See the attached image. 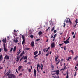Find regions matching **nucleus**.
Returning a JSON list of instances; mask_svg holds the SVG:
<instances>
[{
  "mask_svg": "<svg viewBox=\"0 0 78 78\" xmlns=\"http://www.w3.org/2000/svg\"><path fill=\"white\" fill-rule=\"evenodd\" d=\"M24 62H27V60H26L24 61Z\"/></svg>",
  "mask_w": 78,
  "mask_h": 78,
  "instance_id": "obj_62",
  "label": "nucleus"
},
{
  "mask_svg": "<svg viewBox=\"0 0 78 78\" xmlns=\"http://www.w3.org/2000/svg\"><path fill=\"white\" fill-rule=\"evenodd\" d=\"M31 45L32 47H34V42L33 41L31 42Z\"/></svg>",
  "mask_w": 78,
  "mask_h": 78,
  "instance_id": "obj_12",
  "label": "nucleus"
},
{
  "mask_svg": "<svg viewBox=\"0 0 78 78\" xmlns=\"http://www.w3.org/2000/svg\"><path fill=\"white\" fill-rule=\"evenodd\" d=\"M2 55H1L0 56V59H2Z\"/></svg>",
  "mask_w": 78,
  "mask_h": 78,
  "instance_id": "obj_39",
  "label": "nucleus"
},
{
  "mask_svg": "<svg viewBox=\"0 0 78 78\" xmlns=\"http://www.w3.org/2000/svg\"><path fill=\"white\" fill-rule=\"evenodd\" d=\"M38 53V51H36L35 52H34V55H37Z\"/></svg>",
  "mask_w": 78,
  "mask_h": 78,
  "instance_id": "obj_17",
  "label": "nucleus"
},
{
  "mask_svg": "<svg viewBox=\"0 0 78 78\" xmlns=\"http://www.w3.org/2000/svg\"><path fill=\"white\" fill-rule=\"evenodd\" d=\"M24 58V56H23L20 59V61H21L22 60V59H23V58Z\"/></svg>",
  "mask_w": 78,
  "mask_h": 78,
  "instance_id": "obj_30",
  "label": "nucleus"
},
{
  "mask_svg": "<svg viewBox=\"0 0 78 78\" xmlns=\"http://www.w3.org/2000/svg\"><path fill=\"white\" fill-rule=\"evenodd\" d=\"M42 53V52H41V51H39V53L37 55L35 56L34 57V58L35 59H37V58H36V57H37V56H39V55H40H40H41V54Z\"/></svg>",
  "mask_w": 78,
  "mask_h": 78,
  "instance_id": "obj_1",
  "label": "nucleus"
},
{
  "mask_svg": "<svg viewBox=\"0 0 78 78\" xmlns=\"http://www.w3.org/2000/svg\"><path fill=\"white\" fill-rule=\"evenodd\" d=\"M25 50H30V48H25Z\"/></svg>",
  "mask_w": 78,
  "mask_h": 78,
  "instance_id": "obj_33",
  "label": "nucleus"
},
{
  "mask_svg": "<svg viewBox=\"0 0 78 78\" xmlns=\"http://www.w3.org/2000/svg\"><path fill=\"white\" fill-rule=\"evenodd\" d=\"M50 47H48V48L47 50H46V52H47V51H48V50H50Z\"/></svg>",
  "mask_w": 78,
  "mask_h": 78,
  "instance_id": "obj_27",
  "label": "nucleus"
},
{
  "mask_svg": "<svg viewBox=\"0 0 78 78\" xmlns=\"http://www.w3.org/2000/svg\"><path fill=\"white\" fill-rule=\"evenodd\" d=\"M78 55L76 56V57H74V60L75 61H76L78 59Z\"/></svg>",
  "mask_w": 78,
  "mask_h": 78,
  "instance_id": "obj_13",
  "label": "nucleus"
},
{
  "mask_svg": "<svg viewBox=\"0 0 78 78\" xmlns=\"http://www.w3.org/2000/svg\"><path fill=\"white\" fill-rule=\"evenodd\" d=\"M16 46H14V48H13V52H15L16 51Z\"/></svg>",
  "mask_w": 78,
  "mask_h": 78,
  "instance_id": "obj_18",
  "label": "nucleus"
},
{
  "mask_svg": "<svg viewBox=\"0 0 78 78\" xmlns=\"http://www.w3.org/2000/svg\"><path fill=\"white\" fill-rule=\"evenodd\" d=\"M22 73H21L19 74L20 76H22Z\"/></svg>",
  "mask_w": 78,
  "mask_h": 78,
  "instance_id": "obj_54",
  "label": "nucleus"
},
{
  "mask_svg": "<svg viewBox=\"0 0 78 78\" xmlns=\"http://www.w3.org/2000/svg\"><path fill=\"white\" fill-rule=\"evenodd\" d=\"M51 68H52L53 69H54V66H53V65L51 66Z\"/></svg>",
  "mask_w": 78,
  "mask_h": 78,
  "instance_id": "obj_41",
  "label": "nucleus"
},
{
  "mask_svg": "<svg viewBox=\"0 0 78 78\" xmlns=\"http://www.w3.org/2000/svg\"><path fill=\"white\" fill-rule=\"evenodd\" d=\"M66 23H69V21L68 20L66 21Z\"/></svg>",
  "mask_w": 78,
  "mask_h": 78,
  "instance_id": "obj_53",
  "label": "nucleus"
},
{
  "mask_svg": "<svg viewBox=\"0 0 78 78\" xmlns=\"http://www.w3.org/2000/svg\"><path fill=\"white\" fill-rule=\"evenodd\" d=\"M22 67V66H20L18 67V71H20V69H21V68Z\"/></svg>",
  "mask_w": 78,
  "mask_h": 78,
  "instance_id": "obj_8",
  "label": "nucleus"
},
{
  "mask_svg": "<svg viewBox=\"0 0 78 78\" xmlns=\"http://www.w3.org/2000/svg\"><path fill=\"white\" fill-rule=\"evenodd\" d=\"M5 59H6V58H5V57H4V61H5L6 60Z\"/></svg>",
  "mask_w": 78,
  "mask_h": 78,
  "instance_id": "obj_63",
  "label": "nucleus"
},
{
  "mask_svg": "<svg viewBox=\"0 0 78 78\" xmlns=\"http://www.w3.org/2000/svg\"><path fill=\"white\" fill-rule=\"evenodd\" d=\"M36 41H40V39H37L36 40Z\"/></svg>",
  "mask_w": 78,
  "mask_h": 78,
  "instance_id": "obj_50",
  "label": "nucleus"
},
{
  "mask_svg": "<svg viewBox=\"0 0 78 78\" xmlns=\"http://www.w3.org/2000/svg\"><path fill=\"white\" fill-rule=\"evenodd\" d=\"M77 21H78V20L76 19V20H75V22H76V23H78V22H77Z\"/></svg>",
  "mask_w": 78,
  "mask_h": 78,
  "instance_id": "obj_43",
  "label": "nucleus"
},
{
  "mask_svg": "<svg viewBox=\"0 0 78 78\" xmlns=\"http://www.w3.org/2000/svg\"><path fill=\"white\" fill-rule=\"evenodd\" d=\"M11 73V71H8L7 73V75L8 76H10V74H9V73Z\"/></svg>",
  "mask_w": 78,
  "mask_h": 78,
  "instance_id": "obj_15",
  "label": "nucleus"
},
{
  "mask_svg": "<svg viewBox=\"0 0 78 78\" xmlns=\"http://www.w3.org/2000/svg\"><path fill=\"white\" fill-rule=\"evenodd\" d=\"M63 24H64L63 27H65V26H66V24L65 23H64Z\"/></svg>",
  "mask_w": 78,
  "mask_h": 78,
  "instance_id": "obj_55",
  "label": "nucleus"
},
{
  "mask_svg": "<svg viewBox=\"0 0 78 78\" xmlns=\"http://www.w3.org/2000/svg\"><path fill=\"white\" fill-rule=\"evenodd\" d=\"M63 43H62V44H59V45L61 46V45H63Z\"/></svg>",
  "mask_w": 78,
  "mask_h": 78,
  "instance_id": "obj_59",
  "label": "nucleus"
},
{
  "mask_svg": "<svg viewBox=\"0 0 78 78\" xmlns=\"http://www.w3.org/2000/svg\"><path fill=\"white\" fill-rule=\"evenodd\" d=\"M19 58H20V57H19V56H17V60H16V61H17V62H18V61H19Z\"/></svg>",
  "mask_w": 78,
  "mask_h": 78,
  "instance_id": "obj_23",
  "label": "nucleus"
},
{
  "mask_svg": "<svg viewBox=\"0 0 78 78\" xmlns=\"http://www.w3.org/2000/svg\"><path fill=\"white\" fill-rule=\"evenodd\" d=\"M22 37L23 40H25V36L24 35H22Z\"/></svg>",
  "mask_w": 78,
  "mask_h": 78,
  "instance_id": "obj_21",
  "label": "nucleus"
},
{
  "mask_svg": "<svg viewBox=\"0 0 78 78\" xmlns=\"http://www.w3.org/2000/svg\"><path fill=\"white\" fill-rule=\"evenodd\" d=\"M59 62H57V63H56V65H58V64H59Z\"/></svg>",
  "mask_w": 78,
  "mask_h": 78,
  "instance_id": "obj_58",
  "label": "nucleus"
},
{
  "mask_svg": "<svg viewBox=\"0 0 78 78\" xmlns=\"http://www.w3.org/2000/svg\"><path fill=\"white\" fill-rule=\"evenodd\" d=\"M1 51H2V48L0 49V52H1Z\"/></svg>",
  "mask_w": 78,
  "mask_h": 78,
  "instance_id": "obj_64",
  "label": "nucleus"
},
{
  "mask_svg": "<svg viewBox=\"0 0 78 78\" xmlns=\"http://www.w3.org/2000/svg\"><path fill=\"white\" fill-rule=\"evenodd\" d=\"M4 48H6V44H3Z\"/></svg>",
  "mask_w": 78,
  "mask_h": 78,
  "instance_id": "obj_37",
  "label": "nucleus"
},
{
  "mask_svg": "<svg viewBox=\"0 0 78 78\" xmlns=\"http://www.w3.org/2000/svg\"><path fill=\"white\" fill-rule=\"evenodd\" d=\"M28 71L29 72H31V70L30 69H28Z\"/></svg>",
  "mask_w": 78,
  "mask_h": 78,
  "instance_id": "obj_38",
  "label": "nucleus"
},
{
  "mask_svg": "<svg viewBox=\"0 0 78 78\" xmlns=\"http://www.w3.org/2000/svg\"><path fill=\"white\" fill-rule=\"evenodd\" d=\"M54 27H53L52 28V29L51 30V31H53V30H54Z\"/></svg>",
  "mask_w": 78,
  "mask_h": 78,
  "instance_id": "obj_46",
  "label": "nucleus"
},
{
  "mask_svg": "<svg viewBox=\"0 0 78 78\" xmlns=\"http://www.w3.org/2000/svg\"><path fill=\"white\" fill-rule=\"evenodd\" d=\"M39 67V63H38L37 65V67Z\"/></svg>",
  "mask_w": 78,
  "mask_h": 78,
  "instance_id": "obj_56",
  "label": "nucleus"
},
{
  "mask_svg": "<svg viewBox=\"0 0 78 78\" xmlns=\"http://www.w3.org/2000/svg\"><path fill=\"white\" fill-rule=\"evenodd\" d=\"M56 32H57V31L56 30H55L54 31V33H56Z\"/></svg>",
  "mask_w": 78,
  "mask_h": 78,
  "instance_id": "obj_44",
  "label": "nucleus"
},
{
  "mask_svg": "<svg viewBox=\"0 0 78 78\" xmlns=\"http://www.w3.org/2000/svg\"><path fill=\"white\" fill-rule=\"evenodd\" d=\"M68 19L69 20V22L70 24H72V22H71V21L70 20V18H68Z\"/></svg>",
  "mask_w": 78,
  "mask_h": 78,
  "instance_id": "obj_25",
  "label": "nucleus"
},
{
  "mask_svg": "<svg viewBox=\"0 0 78 78\" xmlns=\"http://www.w3.org/2000/svg\"><path fill=\"white\" fill-rule=\"evenodd\" d=\"M13 41L15 42H16V43H17V42H18V40H17V39H14L13 40Z\"/></svg>",
  "mask_w": 78,
  "mask_h": 78,
  "instance_id": "obj_20",
  "label": "nucleus"
},
{
  "mask_svg": "<svg viewBox=\"0 0 78 78\" xmlns=\"http://www.w3.org/2000/svg\"><path fill=\"white\" fill-rule=\"evenodd\" d=\"M30 37L31 38H33V36L31 35H30Z\"/></svg>",
  "mask_w": 78,
  "mask_h": 78,
  "instance_id": "obj_49",
  "label": "nucleus"
},
{
  "mask_svg": "<svg viewBox=\"0 0 78 78\" xmlns=\"http://www.w3.org/2000/svg\"><path fill=\"white\" fill-rule=\"evenodd\" d=\"M46 50H47V48H45V49H43V51L44 52H45V51H46Z\"/></svg>",
  "mask_w": 78,
  "mask_h": 78,
  "instance_id": "obj_31",
  "label": "nucleus"
},
{
  "mask_svg": "<svg viewBox=\"0 0 78 78\" xmlns=\"http://www.w3.org/2000/svg\"><path fill=\"white\" fill-rule=\"evenodd\" d=\"M58 59V56L57 57H56V58H55V61H56V62H58V60H57V59Z\"/></svg>",
  "mask_w": 78,
  "mask_h": 78,
  "instance_id": "obj_29",
  "label": "nucleus"
},
{
  "mask_svg": "<svg viewBox=\"0 0 78 78\" xmlns=\"http://www.w3.org/2000/svg\"><path fill=\"white\" fill-rule=\"evenodd\" d=\"M27 59H28V57H27V56H25L24 57L23 60H25V59H26V60H27Z\"/></svg>",
  "mask_w": 78,
  "mask_h": 78,
  "instance_id": "obj_22",
  "label": "nucleus"
},
{
  "mask_svg": "<svg viewBox=\"0 0 78 78\" xmlns=\"http://www.w3.org/2000/svg\"><path fill=\"white\" fill-rule=\"evenodd\" d=\"M25 40H23V41L22 42V45H23V44H25Z\"/></svg>",
  "mask_w": 78,
  "mask_h": 78,
  "instance_id": "obj_14",
  "label": "nucleus"
},
{
  "mask_svg": "<svg viewBox=\"0 0 78 78\" xmlns=\"http://www.w3.org/2000/svg\"><path fill=\"white\" fill-rule=\"evenodd\" d=\"M4 50L5 51V52H6V51H8V50L6 49V48H4Z\"/></svg>",
  "mask_w": 78,
  "mask_h": 78,
  "instance_id": "obj_24",
  "label": "nucleus"
},
{
  "mask_svg": "<svg viewBox=\"0 0 78 78\" xmlns=\"http://www.w3.org/2000/svg\"><path fill=\"white\" fill-rule=\"evenodd\" d=\"M16 72H17V73H18V71H17V69H16Z\"/></svg>",
  "mask_w": 78,
  "mask_h": 78,
  "instance_id": "obj_61",
  "label": "nucleus"
},
{
  "mask_svg": "<svg viewBox=\"0 0 78 78\" xmlns=\"http://www.w3.org/2000/svg\"><path fill=\"white\" fill-rule=\"evenodd\" d=\"M66 66H64L63 69V68L62 69L60 70V71H61V70H65L66 68Z\"/></svg>",
  "mask_w": 78,
  "mask_h": 78,
  "instance_id": "obj_19",
  "label": "nucleus"
},
{
  "mask_svg": "<svg viewBox=\"0 0 78 78\" xmlns=\"http://www.w3.org/2000/svg\"><path fill=\"white\" fill-rule=\"evenodd\" d=\"M2 41L3 43H6V38H5V39H3L2 40Z\"/></svg>",
  "mask_w": 78,
  "mask_h": 78,
  "instance_id": "obj_6",
  "label": "nucleus"
},
{
  "mask_svg": "<svg viewBox=\"0 0 78 78\" xmlns=\"http://www.w3.org/2000/svg\"><path fill=\"white\" fill-rule=\"evenodd\" d=\"M73 51V50H70L69 51V52H71L73 54V55L74 54V52H73V51Z\"/></svg>",
  "mask_w": 78,
  "mask_h": 78,
  "instance_id": "obj_26",
  "label": "nucleus"
},
{
  "mask_svg": "<svg viewBox=\"0 0 78 78\" xmlns=\"http://www.w3.org/2000/svg\"><path fill=\"white\" fill-rule=\"evenodd\" d=\"M68 59H72V58H71V57H68Z\"/></svg>",
  "mask_w": 78,
  "mask_h": 78,
  "instance_id": "obj_52",
  "label": "nucleus"
},
{
  "mask_svg": "<svg viewBox=\"0 0 78 78\" xmlns=\"http://www.w3.org/2000/svg\"><path fill=\"white\" fill-rule=\"evenodd\" d=\"M23 54L22 53L21 54L20 57L22 56H23Z\"/></svg>",
  "mask_w": 78,
  "mask_h": 78,
  "instance_id": "obj_51",
  "label": "nucleus"
},
{
  "mask_svg": "<svg viewBox=\"0 0 78 78\" xmlns=\"http://www.w3.org/2000/svg\"><path fill=\"white\" fill-rule=\"evenodd\" d=\"M48 55H49V53H47V54L46 55V56H48Z\"/></svg>",
  "mask_w": 78,
  "mask_h": 78,
  "instance_id": "obj_42",
  "label": "nucleus"
},
{
  "mask_svg": "<svg viewBox=\"0 0 78 78\" xmlns=\"http://www.w3.org/2000/svg\"><path fill=\"white\" fill-rule=\"evenodd\" d=\"M76 75V72H75V73L74 74V76H75Z\"/></svg>",
  "mask_w": 78,
  "mask_h": 78,
  "instance_id": "obj_47",
  "label": "nucleus"
},
{
  "mask_svg": "<svg viewBox=\"0 0 78 78\" xmlns=\"http://www.w3.org/2000/svg\"><path fill=\"white\" fill-rule=\"evenodd\" d=\"M49 28H50V27H49L48 28L46 29V31H47L48 30V29H49Z\"/></svg>",
  "mask_w": 78,
  "mask_h": 78,
  "instance_id": "obj_40",
  "label": "nucleus"
},
{
  "mask_svg": "<svg viewBox=\"0 0 78 78\" xmlns=\"http://www.w3.org/2000/svg\"><path fill=\"white\" fill-rule=\"evenodd\" d=\"M13 50V48H12L9 51V52H11V51H12V50Z\"/></svg>",
  "mask_w": 78,
  "mask_h": 78,
  "instance_id": "obj_32",
  "label": "nucleus"
},
{
  "mask_svg": "<svg viewBox=\"0 0 78 78\" xmlns=\"http://www.w3.org/2000/svg\"><path fill=\"white\" fill-rule=\"evenodd\" d=\"M73 38H75V34L74 36H73Z\"/></svg>",
  "mask_w": 78,
  "mask_h": 78,
  "instance_id": "obj_57",
  "label": "nucleus"
},
{
  "mask_svg": "<svg viewBox=\"0 0 78 78\" xmlns=\"http://www.w3.org/2000/svg\"><path fill=\"white\" fill-rule=\"evenodd\" d=\"M10 77H11L12 78H16V76L14 74H10Z\"/></svg>",
  "mask_w": 78,
  "mask_h": 78,
  "instance_id": "obj_2",
  "label": "nucleus"
},
{
  "mask_svg": "<svg viewBox=\"0 0 78 78\" xmlns=\"http://www.w3.org/2000/svg\"><path fill=\"white\" fill-rule=\"evenodd\" d=\"M55 72H56L55 74H56L57 75H58L59 74V70H57L55 71Z\"/></svg>",
  "mask_w": 78,
  "mask_h": 78,
  "instance_id": "obj_3",
  "label": "nucleus"
},
{
  "mask_svg": "<svg viewBox=\"0 0 78 78\" xmlns=\"http://www.w3.org/2000/svg\"><path fill=\"white\" fill-rule=\"evenodd\" d=\"M22 54H23V55H24L25 54V51H23Z\"/></svg>",
  "mask_w": 78,
  "mask_h": 78,
  "instance_id": "obj_45",
  "label": "nucleus"
},
{
  "mask_svg": "<svg viewBox=\"0 0 78 78\" xmlns=\"http://www.w3.org/2000/svg\"><path fill=\"white\" fill-rule=\"evenodd\" d=\"M56 34H55L54 35V37H53V39H55V37H56Z\"/></svg>",
  "mask_w": 78,
  "mask_h": 78,
  "instance_id": "obj_36",
  "label": "nucleus"
},
{
  "mask_svg": "<svg viewBox=\"0 0 78 78\" xmlns=\"http://www.w3.org/2000/svg\"><path fill=\"white\" fill-rule=\"evenodd\" d=\"M70 37H69V38L66 40L69 41V39H70Z\"/></svg>",
  "mask_w": 78,
  "mask_h": 78,
  "instance_id": "obj_60",
  "label": "nucleus"
},
{
  "mask_svg": "<svg viewBox=\"0 0 78 78\" xmlns=\"http://www.w3.org/2000/svg\"><path fill=\"white\" fill-rule=\"evenodd\" d=\"M42 32L41 31H40L38 33V35L39 36H41V35H42Z\"/></svg>",
  "mask_w": 78,
  "mask_h": 78,
  "instance_id": "obj_10",
  "label": "nucleus"
},
{
  "mask_svg": "<svg viewBox=\"0 0 78 78\" xmlns=\"http://www.w3.org/2000/svg\"><path fill=\"white\" fill-rule=\"evenodd\" d=\"M64 44H69V43L70 42H69V41L66 40V41H64Z\"/></svg>",
  "mask_w": 78,
  "mask_h": 78,
  "instance_id": "obj_4",
  "label": "nucleus"
},
{
  "mask_svg": "<svg viewBox=\"0 0 78 78\" xmlns=\"http://www.w3.org/2000/svg\"><path fill=\"white\" fill-rule=\"evenodd\" d=\"M5 58L6 59L8 60L9 59V56H8V55H6L5 57Z\"/></svg>",
  "mask_w": 78,
  "mask_h": 78,
  "instance_id": "obj_5",
  "label": "nucleus"
},
{
  "mask_svg": "<svg viewBox=\"0 0 78 78\" xmlns=\"http://www.w3.org/2000/svg\"><path fill=\"white\" fill-rule=\"evenodd\" d=\"M51 47L52 48H53L55 47V43H53L51 44Z\"/></svg>",
  "mask_w": 78,
  "mask_h": 78,
  "instance_id": "obj_11",
  "label": "nucleus"
},
{
  "mask_svg": "<svg viewBox=\"0 0 78 78\" xmlns=\"http://www.w3.org/2000/svg\"><path fill=\"white\" fill-rule=\"evenodd\" d=\"M66 46H65L64 47V49L65 50H67V48H66Z\"/></svg>",
  "mask_w": 78,
  "mask_h": 78,
  "instance_id": "obj_35",
  "label": "nucleus"
},
{
  "mask_svg": "<svg viewBox=\"0 0 78 78\" xmlns=\"http://www.w3.org/2000/svg\"><path fill=\"white\" fill-rule=\"evenodd\" d=\"M55 71H52L51 72V74L52 75H55L56 74L55 73H54V72H55Z\"/></svg>",
  "mask_w": 78,
  "mask_h": 78,
  "instance_id": "obj_9",
  "label": "nucleus"
},
{
  "mask_svg": "<svg viewBox=\"0 0 78 78\" xmlns=\"http://www.w3.org/2000/svg\"><path fill=\"white\" fill-rule=\"evenodd\" d=\"M74 34H75V33H74V32H73L72 33V34L73 36V35H74Z\"/></svg>",
  "mask_w": 78,
  "mask_h": 78,
  "instance_id": "obj_48",
  "label": "nucleus"
},
{
  "mask_svg": "<svg viewBox=\"0 0 78 78\" xmlns=\"http://www.w3.org/2000/svg\"><path fill=\"white\" fill-rule=\"evenodd\" d=\"M66 73H67V76L66 77V78H69V72L68 70H67L66 71Z\"/></svg>",
  "mask_w": 78,
  "mask_h": 78,
  "instance_id": "obj_16",
  "label": "nucleus"
},
{
  "mask_svg": "<svg viewBox=\"0 0 78 78\" xmlns=\"http://www.w3.org/2000/svg\"><path fill=\"white\" fill-rule=\"evenodd\" d=\"M22 51H21V49H20V50L19 51V52H17V53H19V54H20V52H21Z\"/></svg>",
  "mask_w": 78,
  "mask_h": 78,
  "instance_id": "obj_28",
  "label": "nucleus"
},
{
  "mask_svg": "<svg viewBox=\"0 0 78 78\" xmlns=\"http://www.w3.org/2000/svg\"><path fill=\"white\" fill-rule=\"evenodd\" d=\"M34 75L35 77H36V70L34 69Z\"/></svg>",
  "mask_w": 78,
  "mask_h": 78,
  "instance_id": "obj_7",
  "label": "nucleus"
},
{
  "mask_svg": "<svg viewBox=\"0 0 78 78\" xmlns=\"http://www.w3.org/2000/svg\"><path fill=\"white\" fill-rule=\"evenodd\" d=\"M42 69H43V65L42 64H41V70H42Z\"/></svg>",
  "mask_w": 78,
  "mask_h": 78,
  "instance_id": "obj_34",
  "label": "nucleus"
}]
</instances>
